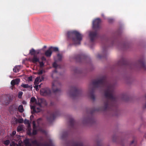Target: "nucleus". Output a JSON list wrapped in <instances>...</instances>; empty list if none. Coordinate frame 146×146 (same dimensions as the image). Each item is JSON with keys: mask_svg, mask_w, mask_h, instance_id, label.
Here are the masks:
<instances>
[{"mask_svg": "<svg viewBox=\"0 0 146 146\" xmlns=\"http://www.w3.org/2000/svg\"><path fill=\"white\" fill-rule=\"evenodd\" d=\"M92 84L94 88L90 92L89 94L90 98L93 100H95L94 94L95 88H105L104 96L106 100L104 102L103 107L93 109L90 111V113L92 114L95 111L116 110L117 98L114 95L113 87L107 81L106 77L103 76L99 79L94 80Z\"/></svg>", "mask_w": 146, "mask_h": 146, "instance_id": "f257e3e1", "label": "nucleus"}, {"mask_svg": "<svg viewBox=\"0 0 146 146\" xmlns=\"http://www.w3.org/2000/svg\"><path fill=\"white\" fill-rule=\"evenodd\" d=\"M68 38L71 40L75 44H80L83 35L76 31L68 32L67 33Z\"/></svg>", "mask_w": 146, "mask_h": 146, "instance_id": "f03ea898", "label": "nucleus"}, {"mask_svg": "<svg viewBox=\"0 0 146 146\" xmlns=\"http://www.w3.org/2000/svg\"><path fill=\"white\" fill-rule=\"evenodd\" d=\"M101 20L99 18L95 19L93 22V29L96 30L95 31H91L90 33L89 36L91 41L93 42L94 40L98 37V35L97 30H98L100 28V23Z\"/></svg>", "mask_w": 146, "mask_h": 146, "instance_id": "7ed1b4c3", "label": "nucleus"}, {"mask_svg": "<svg viewBox=\"0 0 146 146\" xmlns=\"http://www.w3.org/2000/svg\"><path fill=\"white\" fill-rule=\"evenodd\" d=\"M82 93L81 90L78 89L76 86L71 87L69 94L70 96L73 98L80 96Z\"/></svg>", "mask_w": 146, "mask_h": 146, "instance_id": "20e7f679", "label": "nucleus"}, {"mask_svg": "<svg viewBox=\"0 0 146 146\" xmlns=\"http://www.w3.org/2000/svg\"><path fill=\"white\" fill-rule=\"evenodd\" d=\"M75 58L78 62L86 61L89 59L88 57L84 54L77 55L76 56Z\"/></svg>", "mask_w": 146, "mask_h": 146, "instance_id": "39448f33", "label": "nucleus"}, {"mask_svg": "<svg viewBox=\"0 0 146 146\" xmlns=\"http://www.w3.org/2000/svg\"><path fill=\"white\" fill-rule=\"evenodd\" d=\"M58 115V112H56L51 113H48L47 117V119L49 122H52Z\"/></svg>", "mask_w": 146, "mask_h": 146, "instance_id": "423d86ee", "label": "nucleus"}, {"mask_svg": "<svg viewBox=\"0 0 146 146\" xmlns=\"http://www.w3.org/2000/svg\"><path fill=\"white\" fill-rule=\"evenodd\" d=\"M118 64L120 66H125L127 67H131L132 65L126 59L122 58L119 61Z\"/></svg>", "mask_w": 146, "mask_h": 146, "instance_id": "0eeeda50", "label": "nucleus"}, {"mask_svg": "<svg viewBox=\"0 0 146 146\" xmlns=\"http://www.w3.org/2000/svg\"><path fill=\"white\" fill-rule=\"evenodd\" d=\"M41 95L44 96H50L51 94V92L50 89L46 88L41 89L40 90Z\"/></svg>", "mask_w": 146, "mask_h": 146, "instance_id": "6e6552de", "label": "nucleus"}, {"mask_svg": "<svg viewBox=\"0 0 146 146\" xmlns=\"http://www.w3.org/2000/svg\"><path fill=\"white\" fill-rule=\"evenodd\" d=\"M37 105L40 107H43L46 106L47 104L46 100L44 99L39 98L37 102Z\"/></svg>", "mask_w": 146, "mask_h": 146, "instance_id": "1a4fd4ad", "label": "nucleus"}, {"mask_svg": "<svg viewBox=\"0 0 146 146\" xmlns=\"http://www.w3.org/2000/svg\"><path fill=\"white\" fill-rule=\"evenodd\" d=\"M8 99V97L6 95H4L1 97L0 102L2 104L8 105L9 103Z\"/></svg>", "mask_w": 146, "mask_h": 146, "instance_id": "9d476101", "label": "nucleus"}, {"mask_svg": "<svg viewBox=\"0 0 146 146\" xmlns=\"http://www.w3.org/2000/svg\"><path fill=\"white\" fill-rule=\"evenodd\" d=\"M109 46L104 45L103 47V55H101L100 54H98L97 56V57L98 58H103L106 57L107 54V46Z\"/></svg>", "mask_w": 146, "mask_h": 146, "instance_id": "9b49d317", "label": "nucleus"}, {"mask_svg": "<svg viewBox=\"0 0 146 146\" xmlns=\"http://www.w3.org/2000/svg\"><path fill=\"white\" fill-rule=\"evenodd\" d=\"M31 108L32 110L31 113L32 114L36 112H39L41 111V109L39 108H35L34 106H32V105H30Z\"/></svg>", "mask_w": 146, "mask_h": 146, "instance_id": "f8f14e48", "label": "nucleus"}, {"mask_svg": "<svg viewBox=\"0 0 146 146\" xmlns=\"http://www.w3.org/2000/svg\"><path fill=\"white\" fill-rule=\"evenodd\" d=\"M138 64L141 68L146 70V64L143 60H140L138 61Z\"/></svg>", "mask_w": 146, "mask_h": 146, "instance_id": "ddd939ff", "label": "nucleus"}, {"mask_svg": "<svg viewBox=\"0 0 146 146\" xmlns=\"http://www.w3.org/2000/svg\"><path fill=\"white\" fill-rule=\"evenodd\" d=\"M58 83V82L56 81H54L52 83V88L53 91L54 93H57L60 92V90L59 89L57 88L56 89H54V88L56 86L55 85V84L56 83Z\"/></svg>", "mask_w": 146, "mask_h": 146, "instance_id": "4468645a", "label": "nucleus"}, {"mask_svg": "<svg viewBox=\"0 0 146 146\" xmlns=\"http://www.w3.org/2000/svg\"><path fill=\"white\" fill-rule=\"evenodd\" d=\"M10 111H14L18 110V106L15 104L11 105L9 108Z\"/></svg>", "mask_w": 146, "mask_h": 146, "instance_id": "2eb2a0df", "label": "nucleus"}, {"mask_svg": "<svg viewBox=\"0 0 146 146\" xmlns=\"http://www.w3.org/2000/svg\"><path fill=\"white\" fill-rule=\"evenodd\" d=\"M33 135H35L37 134V131L36 130L37 127L35 121H33Z\"/></svg>", "mask_w": 146, "mask_h": 146, "instance_id": "dca6fc26", "label": "nucleus"}, {"mask_svg": "<svg viewBox=\"0 0 146 146\" xmlns=\"http://www.w3.org/2000/svg\"><path fill=\"white\" fill-rule=\"evenodd\" d=\"M31 61L33 62L34 63H36L37 62H39V60L37 56H33V58L31 59Z\"/></svg>", "mask_w": 146, "mask_h": 146, "instance_id": "f3484780", "label": "nucleus"}, {"mask_svg": "<svg viewBox=\"0 0 146 146\" xmlns=\"http://www.w3.org/2000/svg\"><path fill=\"white\" fill-rule=\"evenodd\" d=\"M52 53V51L49 48V49L45 52V55L47 57H50Z\"/></svg>", "mask_w": 146, "mask_h": 146, "instance_id": "a211bd4d", "label": "nucleus"}, {"mask_svg": "<svg viewBox=\"0 0 146 146\" xmlns=\"http://www.w3.org/2000/svg\"><path fill=\"white\" fill-rule=\"evenodd\" d=\"M72 146H83V143L81 141L73 142Z\"/></svg>", "mask_w": 146, "mask_h": 146, "instance_id": "6ab92c4d", "label": "nucleus"}, {"mask_svg": "<svg viewBox=\"0 0 146 146\" xmlns=\"http://www.w3.org/2000/svg\"><path fill=\"white\" fill-rule=\"evenodd\" d=\"M30 139L26 138L24 141V143L26 146H31V144L29 142Z\"/></svg>", "mask_w": 146, "mask_h": 146, "instance_id": "aec40b11", "label": "nucleus"}, {"mask_svg": "<svg viewBox=\"0 0 146 146\" xmlns=\"http://www.w3.org/2000/svg\"><path fill=\"white\" fill-rule=\"evenodd\" d=\"M75 124V121L72 118H70L69 119V124L70 126L73 127Z\"/></svg>", "mask_w": 146, "mask_h": 146, "instance_id": "412c9836", "label": "nucleus"}, {"mask_svg": "<svg viewBox=\"0 0 146 146\" xmlns=\"http://www.w3.org/2000/svg\"><path fill=\"white\" fill-rule=\"evenodd\" d=\"M21 86L24 88H28L29 89H30L29 90H31L32 88V86L31 85V86H29L28 84H23L21 85Z\"/></svg>", "mask_w": 146, "mask_h": 146, "instance_id": "4be33fe9", "label": "nucleus"}, {"mask_svg": "<svg viewBox=\"0 0 146 146\" xmlns=\"http://www.w3.org/2000/svg\"><path fill=\"white\" fill-rule=\"evenodd\" d=\"M21 69V66H15L13 69V71L16 73L18 72Z\"/></svg>", "mask_w": 146, "mask_h": 146, "instance_id": "5701e85b", "label": "nucleus"}, {"mask_svg": "<svg viewBox=\"0 0 146 146\" xmlns=\"http://www.w3.org/2000/svg\"><path fill=\"white\" fill-rule=\"evenodd\" d=\"M137 142L136 139V138H134L131 142L130 143V145L131 146H135L137 143Z\"/></svg>", "mask_w": 146, "mask_h": 146, "instance_id": "b1692460", "label": "nucleus"}, {"mask_svg": "<svg viewBox=\"0 0 146 146\" xmlns=\"http://www.w3.org/2000/svg\"><path fill=\"white\" fill-rule=\"evenodd\" d=\"M57 60L58 61H61L62 58V55L60 53L58 54L57 55Z\"/></svg>", "mask_w": 146, "mask_h": 146, "instance_id": "393cba45", "label": "nucleus"}, {"mask_svg": "<svg viewBox=\"0 0 146 146\" xmlns=\"http://www.w3.org/2000/svg\"><path fill=\"white\" fill-rule=\"evenodd\" d=\"M18 110L21 113L24 111V110L23 105H20L19 107L18 106Z\"/></svg>", "mask_w": 146, "mask_h": 146, "instance_id": "a878e982", "label": "nucleus"}, {"mask_svg": "<svg viewBox=\"0 0 146 146\" xmlns=\"http://www.w3.org/2000/svg\"><path fill=\"white\" fill-rule=\"evenodd\" d=\"M29 54L31 55L35 56L36 51L34 49H32L30 50Z\"/></svg>", "mask_w": 146, "mask_h": 146, "instance_id": "bb28decb", "label": "nucleus"}, {"mask_svg": "<svg viewBox=\"0 0 146 146\" xmlns=\"http://www.w3.org/2000/svg\"><path fill=\"white\" fill-rule=\"evenodd\" d=\"M51 50H52L54 52H57L58 51V47L51 46L50 47Z\"/></svg>", "mask_w": 146, "mask_h": 146, "instance_id": "cd10ccee", "label": "nucleus"}, {"mask_svg": "<svg viewBox=\"0 0 146 146\" xmlns=\"http://www.w3.org/2000/svg\"><path fill=\"white\" fill-rule=\"evenodd\" d=\"M68 135V132H66L63 134L62 135V139H64L65 138H66Z\"/></svg>", "mask_w": 146, "mask_h": 146, "instance_id": "c85d7f7f", "label": "nucleus"}, {"mask_svg": "<svg viewBox=\"0 0 146 146\" xmlns=\"http://www.w3.org/2000/svg\"><path fill=\"white\" fill-rule=\"evenodd\" d=\"M37 102L36 100L35 97H32L30 100V103L31 102V103H34L35 102H36V104H37Z\"/></svg>", "mask_w": 146, "mask_h": 146, "instance_id": "c756f323", "label": "nucleus"}, {"mask_svg": "<svg viewBox=\"0 0 146 146\" xmlns=\"http://www.w3.org/2000/svg\"><path fill=\"white\" fill-rule=\"evenodd\" d=\"M45 146H54V145L51 141L44 144Z\"/></svg>", "mask_w": 146, "mask_h": 146, "instance_id": "7c9ffc66", "label": "nucleus"}, {"mask_svg": "<svg viewBox=\"0 0 146 146\" xmlns=\"http://www.w3.org/2000/svg\"><path fill=\"white\" fill-rule=\"evenodd\" d=\"M24 123L26 124H28V127H30V124L28 120L25 119L24 121Z\"/></svg>", "mask_w": 146, "mask_h": 146, "instance_id": "2f4dec72", "label": "nucleus"}, {"mask_svg": "<svg viewBox=\"0 0 146 146\" xmlns=\"http://www.w3.org/2000/svg\"><path fill=\"white\" fill-rule=\"evenodd\" d=\"M14 80H15V84H18L20 82V79L19 78H17Z\"/></svg>", "mask_w": 146, "mask_h": 146, "instance_id": "473e14b6", "label": "nucleus"}, {"mask_svg": "<svg viewBox=\"0 0 146 146\" xmlns=\"http://www.w3.org/2000/svg\"><path fill=\"white\" fill-rule=\"evenodd\" d=\"M39 64H40V67H42L44 66V63L43 62H38Z\"/></svg>", "mask_w": 146, "mask_h": 146, "instance_id": "72a5a7b5", "label": "nucleus"}, {"mask_svg": "<svg viewBox=\"0 0 146 146\" xmlns=\"http://www.w3.org/2000/svg\"><path fill=\"white\" fill-rule=\"evenodd\" d=\"M23 130L22 128L20 126L18 127L17 129V131L18 132H20L21 131Z\"/></svg>", "mask_w": 146, "mask_h": 146, "instance_id": "f704fd0d", "label": "nucleus"}, {"mask_svg": "<svg viewBox=\"0 0 146 146\" xmlns=\"http://www.w3.org/2000/svg\"><path fill=\"white\" fill-rule=\"evenodd\" d=\"M9 141L8 140H7L4 141V144L6 145H7L9 144Z\"/></svg>", "mask_w": 146, "mask_h": 146, "instance_id": "c9c22d12", "label": "nucleus"}, {"mask_svg": "<svg viewBox=\"0 0 146 146\" xmlns=\"http://www.w3.org/2000/svg\"><path fill=\"white\" fill-rule=\"evenodd\" d=\"M23 94V92H20L18 95V97L19 98H20L21 97Z\"/></svg>", "mask_w": 146, "mask_h": 146, "instance_id": "e433bc0d", "label": "nucleus"}, {"mask_svg": "<svg viewBox=\"0 0 146 146\" xmlns=\"http://www.w3.org/2000/svg\"><path fill=\"white\" fill-rule=\"evenodd\" d=\"M128 98V96L127 95H125L124 96L123 99V100L125 101H127L128 100L127 99Z\"/></svg>", "mask_w": 146, "mask_h": 146, "instance_id": "4c0bfd02", "label": "nucleus"}, {"mask_svg": "<svg viewBox=\"0 0 146 146\" xmlns=\"http://www.w3.org/2000/svg\"><path fill=\"white\" fill-rule=\"evenodd\" d=\"M43 71L42 70H39L38 71V72L37 73V74L38 75H41L43 73Z\"/></svg>", "mask_w": 146, "mask_h": 146, "instance_id": "58836bf2", "label": "nucleus"}, {"mask_svg": "<svg viewBox=\"0 0 146 146\" xmlns=\"http://www.w3.org/2000/svg\"><path fill=\"white\" fill-rule=\"evenodd\" d=\"M11 84L12 86H14L15 85V80H12L11 82Z\"/></svg>", "mask_w": 146, "mask_h": 146, "instance_id": "ea45409f", "label": "nucleus"}, {"mask_svg": "<svg viewBox=\"0 0 146 146\" xmlns=\"http://www.w3.org/2000/svg\"><path fill=\"white\" fill-rule=\"evenodd\" d=\"M23 122V118L19 119L18 120V122L20 123H22Z\"/></svg>", "mask_w": 146, "mask_h": 146, "instance_id": "a19ab883", "label": "nucleus"}, {"mask_svg": "<svg viewBox=\"0 0 146 146\" xmlns=\"http://www.w3.org/2000/svg\"><path fill=\"white\" fill-rule=\"evenodd\" d=\"M54 67L56 68L57 67V64L56 62H54L52 64Z\"/></svg>", "mask_w": 146, "mask_h": 146, "instance_id": "79ce46f5", "label": "nucleus"}, {"mask_svg": "<svg viewBox=\"0 0 146 146\" xmlns=\"http://www.w3.org/2000/svg\"><path fill=\"white\" fill-rule=\"evenodd\" d=\"M34 87L36 88V91H38L39 90V85H36L35 86H34Z\"/></svg>", "mask_w": 146, "mask_h": 146, "instance_id": "37998d69", "label": "nucleus"}, {"mask_svg": "<svg viewBox=\"0 0 146 146\" xmlns=\"http://www.w3.org/2000/svg\"><path fill=\"white\" fill-rule=\"evenodd\" d=\"M39 79L38 78H37L35 79L34 82V84H35L36 83L38 82V81Z\"/></svg>", "mask_w": 146, "mask_h": 146, "instance_id": "c03bdc74", "label": "nucleus"}, {"mask_svg": "<svg viewBox=\"0 0 146 146\" xmlns=\"http://www.w3.org/2000/svg\"><path fill=\"white\" fill-rule=\"evenodd\" d=\"M33 78L32 76H31L29 77L28 78V80L29 81H31L32 80Z\"/></svg>", "mask_w": 146, "mask_h": 146, "instance_id": "a18cd8bd", "label": "nucleus"}, {"mask_svg": "<svg viewBox=\"0 0 146 146\" xmlns=\"http://www.w3.org/2000/svg\"><path fill=\"white\" fill-rule=\"evenodd\" d=\"M41 59L42 60V61H46V60L44 56H42L41 57Z\"/></svg>", "mask_w": 146, "mask_h": 146, "instance_id": "49530a36", "label": "nucleus"}, {"mask_svg": "<svg viewBox=\"0 0 146 146\" xmlns=\"http://www.w3.org/2000/svg\"><path fill=\"white\" fill-rule=\"evenodd\" d=\"M16 134V131H14L12 133V135L14 136Z\"/></svg>", "mask_w": 146, "mask_h": 146, "instance_id": "de8ad7c7", "label": "nucleus"}, {"mask_svg": "<svg viewBox=\"0 0 146 146\" xmlns=\"http://www.w3.org/2000/svg\"><path fill=\"white\" fill-rule=\"evenodd\" d=\"M27 102H26L25 101H23L22 102V104H26Z\"/></svg>", "mask_w": 146, "mask_h": 146, "instance_id": "09e8293b", "label": "nucleus"}, {"mask_svg": "<svg viewBox=\"0 0 146 146\" xmlns=\"http://www.w3.org/2000/svg\"><path fill=\"white\" fill-rule=\"evenodd\" d=\"M39 51H38V50L36 51V54H39Z\"/></svg>", "mask_w": 146, "mask_h": 146, "instance_id": "8fccbe9b", "label": "nucleus"}, {"mask_svg": "<svg viewBox=\"0 0 146 146\" xmlns=\"http://www.w3.org/2000/svg\"><path fill=\"white\" fill-rule=\"evenodd\" d=\"M54 104V103L53 102H50V105L51 106H53Z\"/></svg>", "mask_w": 146, "mask_h": 146, "instance_id": "3c124183", "label": "nucleus"}, {"mask_svg": "<svg viewBox=\"0 0 146 146\" xmlns=\"http://www.w3.org/2000/svg\"><path fill=\"white\" fill-rule=\"evenodd\" d=\"M53 73H57V71L56 69H55L54 71H53Z\"/></svg>", "mask_w": 146, "mask_h": 146, "instance_id": "603ef678", "label": "nucleus"}, {"mask_svg": "<svg viewBox=\"0 0 146 146\" xmlns=\"http://www.w3.org/2000/svg\"><path fill=\"white\" fill-rule=\"evenodd\" d=\"M112 20L111 19H109V21L110 22H111L112 21Z\"/></svg>", "mask_w": 146, "mask_h": 146, "instance_id": "864d4df0", "label": "nucleus"}, {"mask_svg": "<svg viewBox=\"0 0 146 146\" xmlns=\"http://www.w3.org/2000/svg\"><path fill=\"white\" fill-rule=\"evenodd\" d=\"M40 119H40H40H38V120H37V122H38V121L39 120H40Z\"/></svg>", "mask_w": 146, "mask_h": 146, "instance_id": "5fc2aeb1", "label": "nucleus"}, {"mask_svg": "<svg viewBox=\"0 0 146 146\" xmlns=\"http://www.w3.org/2000/svg\"><path fill=\"white\" fill-rule=\"evenodd\" d=\"M110 41H108L107 42V43H110Z\"/></svg>", "mask_w": 146, "mask_h": 146, "instance_id": "6e6d98bb", "label": "nucleus"}, {"mask_svg": "<svg viewBox=\"0 0 146 146\" xmlns=\"http://www.w3.org/2000/svg\"><path fill=\"white\" fill-rule=\"evenodd\" d=\"M44 48H46V46H44Z\"/></svg>", "mask_w": 146, "mask_h": 146, "instance_id": "4d7b16f0", "label": "nucleus"}, {"mask_svg": "<svg viewBox=\"0 0 146 146\" xmlns=\"http://www.w3.org/2000/svg\"><path fill=\"white\" fill-rule=\"evenodd\" d=\"M39 85V87L40 88V85Z\"/></svg>", "mask_w": 146, "mask_h": 146, "instance_id": "13d9d810", "label": "nucleus"}, {"mask_svg": "<svg viewBox=\"0 0 146 146\" xmlns=\"http://www.w3.org/2000/svg\"><path fill=\"white\" fill-rule=\"evenodd\" d=\"M52 78H53V75H52Z\"/></svg>", "mask_w": 146, "mask_h": 146, "instance_id": "bf43d9fd", "label": "nucleus"}, {"mask_svg": "<svg viewBox=\"0 0 146 146\" xmlns=\"http://www.w3.org/2000/svg\"><path fill=\"white\" fill-rule=\"evenodd\" d=\"M113 141H114V138H113Z\"/></svg>", "mask_w": 146, "mask_h": 146, "instance_id": "052dcab7", "label": "nucleus"}, {"mask_svg": "<svg viewBox=\"0 0 146 146\" xmlns=\"http://www.w3.org/2000/svg\"><path fill=\"white\" fill-rule=\"evenodd\" d=\"M58 84L60 85V84L59 83H58Z\"/></svg>", "mask_w": 146, "mask_h": 146, "instance_id": "680f3d73", "label": "nucleus"}, {"mask_svg": "<svg viewBox=\"0 0 146 146\" xmlns=\"http://www.w3.org/2000/svg\"><path fill=\"white\" fill-rule=\"evenodd\" d=\"M145 137H146V135H145Z\"/></svg>", "mask_w": 146, "mask_h": 146, "instance_id": "e2e57ef3", "label": "nucleus"}, {"mask_svg": "<svg viewBox=\"0 0 146 146\" xmlns=\"http://www.w3.org/2000/svg\"><path fill=\"white\" fill-rule=\"evenodd\" d=\"M102 16H104V15H102Z\"/></svg>", "mask_w": 146, "mask_h": 146, "instance_id": "0e129e2a", "label": "nucleus"}]
</instances>
